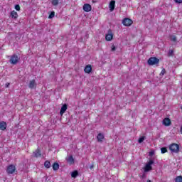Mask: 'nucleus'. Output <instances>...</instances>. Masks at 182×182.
<instances>
[{
  "label": "nucleus",
  "instance_id": "2",
  "mask_svg": "<svg viewBox=\"0 0 182 182\" xmlns=\"http://www.w3.org/2000/svg\"><path fill=\"white\" fill-rule=\"evenodd\" d=\"M21 58L18 56V55L14 54L13 55H11L9 62L11 65H16L18 63V62H19V60Z\"/></svg>",
  "mask_w": 182,
  "mask_h": 182
},
{
  "label": "nucleus",
  "instance_id": "36",
  "mask_svg": "<svg viewBox=\"0 0 182 182\" xmlns=\"http://www.w3.org/2000/svg\"><path fill=\"white\" fill-rule=\"evenodd\" d=\"M147 182H151V180H148Z\"/></svg>",
  "mask_w": 182,
  "mask_h": 182
},
{
  "label": "nucleus",
  "instance_id": "16",
  "mask_svg": "<svg viewBox=\"0 0 182 182\" xmlns=\"http://www.w3.org/2000/svg\"><path fill=\"white\" fill-rule=\"evenodd\" d=\"M52 167H53V170L54 171H58V170H59V164L55 162V163L53 164Z\"/></svg>",
  "mask_w": 182,
  "mask_h": 182
},
{
  "label": "nucleus",
  "instance_id": "24",
  "mask_svg": "<svg viewBox=\"0 0 182 182\" xmlns=\"http://www.w3.org/2000/svg\"><path fill=\"white\" fill-rule=\"evenodd\" d=\"M175 182H182V176H179L175 178Z\"/></svg>",
  "mask_w": 182,
  "mask_h": 182
},
{
  "label": "nucleus",
  "instance_id": "12",
  "mask_svg": "<svg viewBox=\"0 0 182 182\" xmlns=\"http://www.w3.org/2000/svg\"><path fill=\"white\" fill-rule=\"evenodd\" d=\"M103 139H105V135L103 134L100 133L97 134V141H99L100 143H102V141H103Z\"/></svg>",
  "mask_w": 182,
  "mask_h": 182
},
{
  "label": "nucleus",
  "instance_id": "6",
  "mask_svg": "<svg viewBox=\"0 0 182 182\" xmlns=\"http://www.w3.org/2000/svg\"><path fill=\"white\" fill-rule=\"evenodd\" d=\"M122 23L124 26H131V25L133 24V21L130 18H126L122 21Z\"/></svg>",
  "mask_w": 182,
  "mask_h": 182
},
{
  "label": "nucleus",
  "instance_id": "30",
  "mask_svg": "<svg viewBox=\"0 0 182 182\" xmlns=\"http://www.w3.org/2000/svg\"><path fill=\"white\" fill-rule=\"evenodd\" d=\"M174 53V51H173V50H170L168 53V56H173V53Z\"/></svg>",
  "mask_w": 182,
  "mask_h": 182
},
{
  "label": "nucleus",
  "instance_id": "10",
  "mask_svg": "<svg viewBox=\"0 0 182 182\" xmlns=\"http://www.w3.org/2000/svg\"><path fill=\"white\" fill-rule=\"evenodd\" d=\"M66 110H68V105L64 104L62 106L61 109L60 111V116H62L65 113V112H66Z\"/></svg>",
  "mask_w": 182,
  "mask_h": 182
},
{
  "label": "nucleus",
  "instance_id": "28",
  "mask_svg": "<svg viewBox=\"0 0 182 182\" xmlns=\"http://www.w3.org/2000/svg\"><path fill=\"white\" fill-rule=\"evenodd\" d=\"M165 73H166V69L163 68L160 73V76H164Z\"/></svg>",
  "mask_w": 182,
  "mask_h": 182
},
{
  "label": "nucleus",
  "instance_id": "13",
  "mask_svg": "<svg viewBox=\"0 0 182 182\" xmlns=\"http://www.w3.org/2000/svg\"><path fill=\"white\" fill-rule=\"evenodd\" d=\"M7 124L5 122L2 121L0 122V130H6Z\"/></svg>",
  "mask_w": 182,
  "mask_h": 182
},
{
  "label": "nucleus",
  "instance_id": "25",
  "mask_svg": "<svg viewBox=\"0 0 182 182\" xmlns=\"http://www.w3.org/2000/svg\"><path fill=\"white\" fill-rule=\"evenodd\" d=\"M161 153L162 154H164V153H167V148H166V147L161 148Z\"/></svg>",
  "mask_w": 182,
  "mask_h": 182
},
{
  "label": "nucleus",
  "instance_id": "26",
  "mask_svg": "<svg viewBox=\"0 0 182 182\" xmlns=\"http://www.w3.org/2000/svg\"><path fill=\"white\" fill-rule=\"evenodd\" d=\"M53 18H55V11H51V13L50 14L48 18L49 19H52Z\"/></svg>",
  "mask_w": 182,
  "mask_h": 182
},
{
  "label": "nucleus",
  "instance_id": "27",
  "mask_svg": "<svg viewBox=\"0 0 182 182\" xmlns=\"http://www.w3.org/2000/svg\"><path fill=\"white\" fill-rule=\"evenodd\" d=\"M144 139H146L145 136H141L139 140H138V142L139 143H143V141H144Z\"/></svg>",
  "mask_w": 182,
  "mask_h": 182
},
{
  "label": "nucleus",
  "instance_id": "17",
  "mask_svg": "<svg viewBox=\"0 0 182 182\" xmlns=\"http://www.w3.org/2000/svg\"><path fill=\"white\" fill-rule=\"evenodd\" d=\"M85 73H90L92 72V66L91 65H87L84 69Z\"/></svg>",
  "mask_w": 182,
  "mask_h": 182
},
{
  "label": "nucleus",
  "instance_id": "1",
  "mask_svg": "<svg viewBox=\"0 0 182 182\" xmlns=\"http://www.w3.org/2000/svg\"><path fill=\"white\" fill-rule=\"evenodd\" d=\"M169 150L171 153H178L180 151V146L177 144H172L169 146Z\"/></svg>",
  "mask_w": 182,
  "mask_h": 182
},
{
  "label": "nucleus",
  "instance_id": "23",
  "mask_svg": "<svg viewBox=\"0 0 182 182\" xmlns=\"http://www.w3.org/2000/svg\"><path fill=\"white\" fill-rule=\"evenodd\" d=\"M59 4V0H53L52 1V5H53V6H57V5Z\"/></svg>",
  "mask_w": 182,
  "mask_h": 182
},
{
  "label": "nucleus",
  "instance_id": "20",
  "mask_svg": "<svg viewBox=\"0 0 182 182\" xmlns=\"http://www.w3.org/2000/svg\"><path fill=\"white\" fill-rule=\"evenodd\" d=\"M35 154V157H41V156H42V154H41V150L37 149L36 150V151L34 152Z\"/></svg>",
  "mask_w": 182,
  "mask_h": 182
},
{
  "label": "nucleus",
  "instance_id": "3",
  "mask_svg": "<svg viewBox=\"0 0 182 182\" xmlns=\"http://www.w3.org/2000/svg\"><path fill=\"white\" fill-rule=\"evenodd\" d=\"M159 62H160V60L156 57H151L148 60V65L150 66H153L154 65L159 64Z\"/></svg>",
  "mask_w": 182,
  "mask_h": 182
},
{
  "label": "nucleus",
  "instance_id": "31",
  "mask_svg": "<svg viewBox=\"0 0 182 182\" xmlns=\"http://www.w3.org/2000/svg\"><path fill=\"white\" fill-rule=\"evenodd\" d=\"M176 4H182V0H173Z\"/></svg>",
  "mask_w": 182,
  "mask_h": 182
},
{
  "label": "nucleus",
  "instance_id": "9",
  "mask_svg": "<svg viewBox=\"0 0 182 182\" xmlns=\"http://www.w3.org/2000/svg\"><path fill=\"white\" fill-rule=\"evenodd\" d=\"M28 87L30 89H35L36 87V81L35 80H31L28 83Z\"/></svg>",
  "mask_w": 182,
  "mask_h": 182
},
{
  "label": "nucleus",
  "instance_id": "21",
  "mask_svg": "<svg viewBox=\"0 0 182 182\" xmlns=\"http://www.w3.org/2000/svg\"><path fill=\"white\" fill-rule=\"evenodd\" d=\"M44 167H46V168H50V162L49 161H46L44 162Z\"/></svg>",
  "mask_w": 182,
  "mask_h": 182
},
{
  "label": "nucleus",
  "instance_id": "19",
  "mask_svg": "<svg viewBox=\"0 0 182 182\" xmlns=\"http://www.w3.org/2000/svg\"><path fill=\"white\" fill-rule=\"evenodd\" d=\"M79 176V172L77 171H74L71 173V177L73 178H76Z\"/></svg>",
  "mask_w": 182,
  "mask_h": 182
},
{
  "label": "nucleus",
  "instance_id": "11",
  "mask_svg": "<svg viewBox=\"0 0 182 182\" xmlns=\"http://www.w3.org/2000/svg\"><path fill=\"white\" fill-rule=\"evenodd\" d=\"M163 124L164 126H170L171 124V120H170L168 118H165L163 120Z\"/></svg>",
  "mask_w": 182,
  "mask_h": 182
},
{
  "label": "nucleus",
  "instance_id": "22",
  "mask_svg": "<svg viewBox=\"0 0 182 182\" xmlns=\"http://www.w3.org/2000/svg\"><path fill=\"white\" fill-rule=\"evenodd\" d=\"M170 40L172 42H177V37L176 36H170Z\"/></svg>",
  "mask_w": 182,
  "mask_h": 182
},
{
  "label": "nucleus",
  "instance_id": "33",
  "mask_svg": "<svg viewBox=\"0 0 182 182\" xmlns=\"http://www.w3.org/2000/svg\"><path fill=\"white\" fill-rule=\"evenodd\" d=\"M9 85H11L10 83H6L5 86L6 87H9Z\"/></svg>",
  "mask_w": 182,
  "mask_h": 182
},
{
  "label": "nucleus",
  "instance_id": "4",
  "mask_svg": "<svg viewBox=\"0 0 182 182\" xmlns=\"http://www.w3.org/2000/svg\"><path fill=\"white\" fill-rule=\"evenodd\" d=\"M154 164V161L153 160H149V161L146 164L144 167V171L145 173H147L151 170H153V168L151 167V165Z\"/></svg>",
  "mask_w": 182,
  "mask_h": 182
},
{
  "label": "nucleus",
  "instance_id": "29",
  "mask_svg": "<svg viewBox=\"0 0 182 182\" xmlns=\"http://www.w3.org/2000/svg\"><path fill=\"white\" fill-rule=\"evenodd\" d=\"M15 9L16 11H21V6H19V4H16L15 6Z\"/></svg>",
  "mask_w": 182,
  "mask_h": 182
},
{
  "label": "nucleus",
  "instance_id": "5",
  "mask_svg": "<svg viewBox=\"0 0 182 182\" xmlns=\"http://www.w3.org/2000/svg\"><path fill=\"white\" fill-rule=\"evenodd\" d=\"M15 171H16V167H15V165L11 164L7 166L6 172L8 174H14Z\"/></svg>",
  "mask_w": 182,
  "mask_h": 182
},
{
  "label": "nucleus",
  "instance_id": "7",
  "mask_svg": "<svg viewBox=\"0 0 182 182\" xmlns=\"http://www.w3.org/2000/svg\"><path fill=\"white\" fill-rule=\"evenodd\" d=\"M114 5H116V1L112 0L109 2V6L110 12H113V11H114Z\"/></svg>",
  "mask_w": 182,
  "mask_h": 182
},
{
  "label": "nucleus",
  "instance_id": "35",
  "mask_svg": "<svg viewBox=\"0 0 182 182\" xmlns=\"http://www.w3.org/2000/svg\"><path fill=\"white\" fill-rule=\"evenodd\" d=\"M93 167H95V166H94V165H91V166H90V170H92Z\"/></svg>",
  "mask_w": 182,
  "mask_h": 182
},
{
  "label": "nucleus",
  "instance_id": "34",
  "mask_svg": "<svg viewBox=\"0 0 182 182\" xmlns=\"http://www.w3.org/2000/svg\"><path fill=\"white\" fill-rule=\"evenodd\" d=\"M153 154H154V152L153 151L149 152V156H153Z\"/></svg>",
  "mask_w": 182,
  "mask_h": 182
},
{
  "label": "nucleus",
  "instance_id": "8",
  "mask_svg": "<svg viewBox=\"0 0 182 182\" xmlns=\"http://www.w3.org/2000/svg\"><path fill=\"white\" fill-rule=\"evenodd\" d=\"M83 10L85 12H90V11H92V6L89 4H84Z\"/></svg>",
  "mask_w": 182,
  "mask_h": 182
},
{
  "label": "nucleus",
  "instance_id": "14",
  "mask_svg": "<svg viewBox=\"0 0 182 182\" xmlns=\"http://www.w3.org/2000/svg\"><path fill=\"white\" fill-rule=\"evenodd\" d=\"M11 16L13 18V19H18V12L12 11L11 12Z\"/></svg>",
  "mask_w": 182,
  "mask_h": 182
},
{
  "label": "nucleus",
  "instance_id": "18",
  "mask_svg": "<svg viewBox=\"0 0 182 182\" xmlns=\"http://www.w3.org/2000/svg\"><path fill=\"white\" fill-rule=\"evenodd\" d=\"M67 161L68 163H70V164H73V163H75V159H73V156H70L68 159H67Z\"/></svg>",
  "mask_w": 182,
  "mask_h": 182
},
{
  "label": "nucleus",
  "instance_id": "32",
  "mask_svg": "<svg viewBox=\"0 0 182 182\" xmlns=\"http://www.w3.org/2000/svg\"><path fill=\"white\" fill-rule=\"evenodd\" d=\"M114 50H116V47L114 46H112L111 48V51L114 52Z\"/></svg>",
  "mask_w": 182,
  "mask_h": 182
},
{
  "label": "nucleus",
  "instance_id": "15",
  "mask_svg": "<svg viewBox=\"0 0 182 182\" xmlns=\"http://www.w3.org/2000/svg\"><path fill=\"white\" fill-rule=\"evenodd\" d=\"M105 39L107 41H112V39H113V34L112 33L107 34L105 36Z\"/></svg>",
  "mask_w": 182,
  "mask_h": 182
}]
</instances>
